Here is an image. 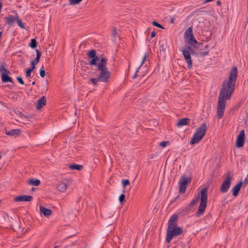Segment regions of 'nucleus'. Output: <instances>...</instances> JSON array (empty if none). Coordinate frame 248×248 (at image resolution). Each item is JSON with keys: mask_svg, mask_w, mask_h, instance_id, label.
Wrapping results in <instances>:
<instances>
[{"mask_svg": "<svg viewBox=\"0 0 248 248\" xmlns=\"http://www.w3.org/2000/svg\"><path fill=\"white\" fill-rule=\"evenodd\" d=\"M237 78V69L233 67L231 69L228 81H224L219 92L217 104V116L218 119L223 117L226 104V100H230L234 90Z\"/></svg>", "mask_w": 248, "mask_h": 248, "instance_id": "f257e3e1", "label": "nucleus"}, {"mask_svg": "<svg viewBox=\"0 0 248 248\" xmlns=\"http://www.w3.org/2000/svg\"><path fill=\"white\" fill-rule=\"evenodd\" d=\"M201 203L199 207V209L196 213L197 217H200L202 216L205 212V210L207 206V188H203L201 191L200 193Z\"/></svg>", "mask_w": 248, "mask_h": 248, "instance_id": "f03ea898", "label": "nucleus"}, {"mask_svg": "<svg viewBox=\"0 0 248 248\" xmlns=\"http://www.w3.org/2000/svg\"><path fill=\"white\" fill-rule=\"evenodd\" d=\"M184 38L185 41L191 46H194L195 44H197L198 45L197 47L202 46L203 44L198 43L195 39L193 34L192 26L186 30L184 34Z\"/></svg>", "mask_w": 248, "mask_h": 248, "instance_id": "7ed1b4c3", "label": "nucleus"}, {"mask_svg": "<svg viewBox=\"0 0 248 248\" xmlns=\"http://www.w3.org/2000/svg\"><path fill=\"white\" fill-rule=\"evenodd\" d=\"M182 232L183 230L179 226L168 227L166 237L167 243H169L173 238L180 235Z\"/></svg>", "mask_w": 248, "mask_h": 248, "instance_id": "20e7f679", "label": "nucleus"}, {"mask_svg": "<svg viewBox=\"0 0 248 248\" xmlns=\"http://www.w3.org/2000/svg\"><path fill=\"white\" fill-rule=\"evenodd\" d=\"M207 126L205 124H202L196 129L191 140H202L205 134Z\"/></svg>", "mask_w": 248, "mask_h": 248, "instance_id": "39448f33", "label": "nucleus"}, {"mask_svg": "<svg viewBox=\"0 0 248 248\" xmlns=\"http://www.w3.org/2000/svg\"><path fill=\"white\" fill-rule=\"evenodd\" d=\"M232 180V177L229 174L225 177L220 188V191L222 193H226L229 190L231 185Z\"/></svg>", "mask_w": 248, "mask_h": 248, "instance_id": "423d86ee", "label": "nucleus"}, {"mask_svg": "<svg viewBox=\"0 0 248 248\" xmlns=\"http://www.w3.org/2000/svg\"><path fill=\"white\" fill-rule=\"evenodd\" d=\"M98 75L97 78L100 80V82H107L110 77L111 73L107 69L100 70Z\"/></svg>", "mask_w": 248, "mask_h": 248, "instance_id": "0eeeda50", "label": "nucleus"}, {"mask_svg": "<svg viewBox=\"0 0 248 248\" xmlns=\"http://www.w3.org/2000/svg\"><path fill=\"white\" fill-rule=\"evenodd\" d=\"M191 179H187L185 175H183L181 177L179 182V192L183 193L185 192L186 186L188 183H190Z\"/></svg>", "mask_w": 248, "mask_h": 248, "instance_id": "6e6552de", "label": "nucleus"}, {"mask_svg": "<svg viewBox=\"0 0 248 248\" xmlns=\"http://www.w3.org/2000/svg\"><path fill=\"white\" fill-rule=\"evenodd\" d=\"M180 51L182 52L185 60L187 64V68L190 69L192 68V61L191 60L190 52L186 50V49H180Z\"/></svg>", "mask_w": 248, "mask_h": 248, "instance_id": "1a4fd4ad", "label": "nucleus"}, {"mask_svg": "<svg viewBox=\"0 0 248 248\" xmlns=\"http://www.w3.org/2000/svg\"><path fill=\"white\" fill-rule=\"evenodd\" d=\"M67 186L68 181L66 180H62L59 182L57 188L59 191L64 192L66 190Z\"/></svg>", "mask_w": 248, "mask_h": 248, "instance_id": "9d476101", "label": "nucleus"}, {"mask_svg": "<svg viewBox=\"0 0 248 248\" xmlns=\"http://www.w3.org/2000/svg\"><path fill=\"white\" fill-rule=\"evenodd\" d=\"M32 200V197L30 195H20L15 198L16 202H31Z\"/></svg>", "mask_w": 248, "mask_h": 248, "instance_id": "9b49d317", "label": "nucleus"}, {"mask_svg": "<svg viewBox=\"0 0 248 248\" xmlns=\"http://www.w3.org/2000/svg\"><path fill=\"white\" fill-rule=\"evenodd\" d=\"M46 99L45 96H42L39 99L36 104V108L37 109H41L43 107L46 105Z\"/></svg>", "mask_w": 248, "mask_h": 248, "instance_id": "f8f14e48", "label": "nucleus"}, {"mask_svg": "<svg viewBox=\"0 0 248 248\" xmlns=\"http://www.w3.org/2000/svg\"><path fill=\"white\" fill-rule=\"evenodd\" d=\"M107 61L108 60L106 58L103 57L102 59H101L100 62L98 63L97 65V70H104V69H107Z\"/></svg>", "mask_w": 248, "mask_h": 248, "instance_id": "ddd939ff", "label": "nucleus"}, {"mask_svg": "<svg viewBox=\"0 0 248 248\" xmlns=\"http://www.w3.org/2000/svg\"><path fill=\"white\" fill-rule=\"evenodd\" d=\"M190 119L185 118L180 119L177 123L176 126L178 127H181L184 125H187L190 124Z\"/></svg>", "mask_w": 248, "mask_h": 248, "instance_id": "4468645a", "label": "nucleus"}, {"mask_svg": "<svg viewBox=\"0 0 248 248\" xmlns=\"http://www.w3.org/2000/svg\"><path fill=\"white\" fill-rule=\"evenodd\" d=\"M178 219V216L176 214L172 215L168 221V227L177 226L176 225V221Z\"/></svg>", "mask_w": 248, "mask_h": 248, "instance_id": "2eb2a0df", "label": "nucleus"}, {"mask_svg": "<svg viewBox=\"0 0 248 248\" xmlns=\"http://www.w3.org/2000/svg\"><path fill=\"white\" fill-rule=\"evenodd\" d=\"M242 186V181H240L232 188V194L234 197L237 196Z\"/></svg>", "mask_w": 248, "mask_h": 248, "instance_id": "dca6fc26", "label": "nucleus"}, {"mask_svg": "<svg viewBox=\"0 0 248 248\" xmlns=\"http://www.w3.org/2000/svg\"><path fill=\"white\" fill-rule=\"evenodd\" d=\"M6 73H2L1 75V81L3 83L11 82L13 83V81L12 78L8 76Z\"/></svg>", "mask_w": 248, "mask_h": 248, "instance_id": "f3484780", "label": "nucleus"}, {"mask_svg": "<svg viewBox=\"0 0 248 248\" xmlns=\"http://www.w3.org/2000/svg\"><path fill=\"white\" fill-rule=\"evenodd\" d=\"M40 211L41 214L45 217H48L52 214V211L50 209L46 208L44 206H40Z\"/></svg>", "mask_w": 248, "mask_h": 248, "instance_id": "a211bd4d", "label": "nucleus"}, {"mask_svg": "<svg viewBox=\"0 0 248 248\" xmlns=\"http://www.w3.org/2000/svg\"><path fill=\"white\" fill-rule=\"evenodd\" d=\"M20 133V130L18 129H12L8 132H6V134L7 135L15 136L16 138Z\"/></svg>", "mask_w": 248, "mask_h": 248, "instance_id": "6ab92c4d", "label": "nucleus"}, {"mask_svg": "<svg viewBox=\"0 0 248 248\" xmlns=\"http://www.w3.org/2000/svg\"><path fill=\"white\" fill-rule=\"evenodd\" d=\"M16 20V16L15 17L10 15L6 17V23L8 25H12Z\"/></svg>", "mask_w": 248, "mask_h": 248, "instance_id": "aec40b11", "label": "nucleus"}, {"mask_svg": "<svg viewBox=\"0 0 248 248\" xmlns=\"http://www.w3.org/2000/svg\"><path fill=\"white\" fill-rule=\"evenodd\" d=\"M69 168L71 170H80L83 169V166L79 164H71L69 165Z\"/></svg>", "mask_w": 248, "mask_h": 248, "instance_id": "412c9836", "label": "nucleus"}, {"mask_svg": "<svg viewBox=\"0 0 248 248\" xmlns=\"http://www.w3.org/2000/svg\"><path fill=\"white\" fill-rule=\"evenodd\" d=\"M6 64L4 62L0 66V73H6L7 74H10V72L5 68Z\"/></svg>", "mask_w": 248, "mask_h": 248, "instance_id": "4be33fe9", "label": "nucleus"}, {"mask_svg": "<svg viewBox=\"0 0 248 248\" xmlns=\"http://www.w3.org/2000/svg\"><path fill=\"white\" fill-rule=\"evenodd\" d=\"M36 57L35 59L34 60L31 61V62L35 63V64H37L40 61V57L41 56V53L38 49L36 50Z\"/></svg>", "mask_w": 248, "mask_h": 248, "instance_id": "5701e85b", "label": "nucleus"}, {"mask_svg": "<svg viewBox=\"0 0 248 248\" xmlns=\"http://www.w3.org/2000/svg\"><path fill=\"white\" fill-rule=\"evenodd\" d=\"M29 184L31 186H38L40 184V181L38 179H31L29 180Z\"/></svg>", "mask_w": 248, "mask_h": 248, "instance_id": "b1692460", "label": "nucleus"}, {"mask_svg": "<svg viewBox=\"0 0 248 248\" xmlns=\"http://www.w3.org/2000/svg\"><path fill=\"white\" fill-rule=\"evenodd\" d=\"M99 60V58L96 55L93 58H92L90 61L89 64L90 65H96L97 62Z\"/></svg>", "mask_w": 248, "mask_h": 248, "instance_id": "393cba45", "label": "nucleus"}, {"mask_svg": "<svg viewBox=\"0 0 248 248\" xmlns=\"http://www.w3.org/2000/svg\"><path fill=\"white\" fill-rule=\"evenodd\" d=\"M29 46L32 48H35L37 47V42L35 39L33 38L31 39Z\"/></svg>", "mask_w": 248, "mask_h": 248, "instance_id": "a878e982", "label": "nucleus"}, {"mask_svg": "<svg viewBox=\"0 0 248 248\" xmlns=\"http://www.w3.org/2000/svg\"><path fill=\"white\" fill-rule=\"evenodd\" d=\"M96 51L94 49H93L88 52L87 55L89 58L92 59L94 58L96 56Z\"/></svg>", "mask_w": 248, "mask_h": 248, "instance_id": "bb28decb", "label": "nucleus"}, {"mask_svg": "<svg viewBox=\"0 0 248 248\" xmlns=\"http://www.w3.org/2000/svg\"><path fill=\"white\" fill-rule=\"evenodd\" d=\"M16 21L18 25L21 28H22L23 29L25 28L24 24L22 22V20L19 18L18 16H16Z\"/></svg>", "mask_w": 248, "mask_h": 248, "instance_id": "cd10ccee", "label": "nucleus"}, {"mask_svg": "<svg viewBox=\"0 0 248 248\" xmlns=\"http://www.w3.org/2000/svg\"><path fill=\"white\" fill-rule=\"evenodd\" d=\"M236 140H245V130H242L237 136Z\"/></svg>", "mask_w": 248, "mask_h": 248, "instance_id": "c85d7f7f", "label": "nucleus"}, {"mask_svg": "<svg viewBox=\"0 0 248 248\" xmlns=\"http://www.w3.org/2000/svg\"><path fill=\"white\" fill-rule=\"evenodd\" d=\"M245 140H236L235 146L237 148L242 147L245 143Z\"/></svg>", "mask_w": 248, "mask_h": 248, "instance_id": "c756f323", "label": "nucleus"}, {"mask_svg": "<svg viewBox=\"0 0 248 248\" xmlns=\"http://www.w3.org/2000/svg\"><path fill=\"white\" fill-rule=\"evenodd\" d=\"M199 52L200 55L202 56H206L208 54L209 50H204L203 49H200Z\"/></svg>", "mask_w": 248, "mask_h": 248, "instance_id": "7c9ffc66", "label": "nucleus"}, {"mask_svg": "<svg viewBox=\"0 0 248 248\" xmlns=\"http://www.w3.org/2000/svg\"><path fill=\"white\" fill-rule=\"evenodd\" d=\"M91 82L95 86L97 85V82H100V80L98 78H92L90 79Z\"/></svg>", "mask_w": 248, "mask_h": 248, "instance_id": "2f4dec72", "label": "nucleus"}, {"mask_svg": "<svg viewBox=\"0 0 248 248\" xmlns=\"http://www.w3.org/2000/svg\"><path fill=\"white\" fill-rule=\"evenodd\" d=\"M152 24L154 26H155L156 27H158L159 28L163 29H164V27L160 24L158 23V22H157L155 21H153V23H152Z\"/></svg>", "mask_w": 248, "mask_h": 248, "instance_id": "473e14b6", "label": "nucleus"}, {"mask_svg": "<svg viewBox=\"0 0 248 248\" xmlns=\"http://www.w3.org/2000/svg\"><path fill=\"white\" fill-rule=\"evenodd\" d=\"M169 144H170L169 141H163L159 143V145L162 146V147H165L167 146H168V145H169Z\"/></svg>", "mask_w": 248, "mask_h": 248, "instance_id": "72a5a7b5", "label": "nucleus"}, {"mask_svg": "<svg viewBox=\"0 0 248 248\" xmlns=\"http://www.w3.org/2000/svg\"><path fill=\"white\" fill-rule=\"evenodd\" d=\"M44 68V67L42 66V67L40 70V75L42 78H44L46 74V72Z\"/></svg>", "mask_w": 248, "mask_h": 248, "instance_id": "f704fd0d", "label": "nucleus"}, {"mask_svg": "<svg viewBox=\"0 0 248 248\" xmlns=\"http://www.w3.org/2000/svg\"><path fill=\"white\" fill-rule=\"evenodd\" d=\"M82 0H70V4L72 5H75L80 2Z\"/></svg>", "mask_w": 248, "mask_h": 248, "instance_id": "c9c22d12", "label": "nucleus"}, {"mask_svg": "<svg viewBox=\"0 0 248 248\" xmlns=\"http://www.w3.org/2000/svg\"><path fill=\"white\" fill-rule=\"evenodd\" d=\"M129 183H130L128 179H125V180H122V184L124 187L129 185Z\"/></svg>", "mask_w": 248, "mask_h": 248, "instance_id": "e433bc0d", "label": "nucleus"}, {"mask_svg": "<svg viewBox=\"0 0 248 248\" xmlns=\"http://www.w3.org/2000/svg\"><path fill=\"white\" fill-rule=\"evenodd\" d=\"M32 71L29 69H27L26 70V77L27 78H30L31 77V73Z\"/></svg>", "mask_w": 248, "mask_h": 248, "instance_id": "4c0bfd02", "label": "nucleus"}, {"mask_svg": "<svg viewBox=\"0 0 248 248\" xmlns=\"http://www.w3.org/2000/svg\"><path fill=\"white\" fill-rule=\"evenodd\" d=\"M198 201V198H196L195 199H193L189 203V205L192 206L195 204Z\"/></svg>", "mask_w": 248, "mask_h": 248, "instance_id": "58836bf2", "label": "nucleus"}, {"mask_svg": "<svg viewBox=\"0 0 248 248\" xmlns=\"http://www.w3.org/2000/svg\"><path fill=\"white\" fill-rule=\"evenodd\" d=\"M16 79L20 84L23 85L24 84V81L21 77H17Z\"/></svg>", "mask_w": 248, "mask_h": 248, "instance_id": "ea45409f", "label": "nucleus"}, {"mask_svg": "<svg viewBox=\"0 0 248 248\" xmlns=\"http://www.w3.org/2000/svg\"><path fill=\"white\" fill-rule=\"evenodd\" d=\"M243 185L245 186L248 184V174L247 175L243 181H242Z\"/></svg>", "mask_w": 248, "mask_h": 248, "instance_id": "a19ab883", "label": "nucleus"}, {"mask_svg": "<svg viewBox=\"0 0 248 248\" xmlns=\"http://www.w3.org/2000/svg\"><path fill=\"white\" fill-rule=\"evenodd\" d=\"M124 198H125L124 194H121L119 197V200L120 202H122L124 201Z\"/></svg>", "mask_w": 248, "mask_h": 248, "instance_id": "79ce46f5", "label": "nucleus"}, {"mask_svg": "<svg viewBox=\"0 0 248 248\" xmlns=\"http://www.w3.org/2000/svg\"><path fill=\"white\" fill-rule=\"evenodd\" d=\"M181 49H186V50H188L189 51V52H190V53L191 52L192 53H193V51L192 49V47L190 46H186V47L185 48H182Z\"/></svg>", "mask_w": 248, "mask_h": 248, "instance_id": "37998d69", "label": "nucleus"}, {"mask_svg": "<svg viewBox=\"0 0 248 248\" xmlns=\"http://www.w3.org/2000/svg\"><path fill=\"white\" fill-rule=\"evenodd\" d=\"M31 69H30L31 70V71H33V70L35 69V65L37 64H35V63L33 62H31Z\"/></svg>", "mask_w": 248, "mask_h": 248, "instance_id": "c03bdc74", "label": "nucleus"}, {"mask_svg": "<svg viewBox=\"0 0 248 248\" xmlns=\"http://www.w3.org/2000/svg\"><path fill=\"white\" fill-rule=\"evenodd\" d=\"M146 58H147V54H146V53H145L142 58V62H141V64L140 65V67L143 64V63L145 61V60L146 59Z\"/></svg>", "mask_w": 248, "mask_h": 248, "instance_id": "a18cd8bd", "label": "nucleus"}, {"mask_svg": "<svg viewBox=\"0 0 248 248\" xmlns=\"http://www.w3.org/2000/svg\"><path fill=\"white\" fill-rule=\"evenodd\" d=\"M200 140H190V144L191 145H193L195 144L198 143Z\"/></svg>", "mask_w": 248, "mask_h": 248, "instance_id": "49530a36", "label": "nucleus"}, {"mask_svg": "<svg viewBox=\"0 0 248 248\" xmlns=\"http://www.w3.org/2000/svg\"><path fill=\"white\" fill-rule=\"evenodd\" d=\"M112 33V35H113V37H115V36L117 34V30H116V28H113Z\"/></svg>", "mask_w": 248, "mask_h": 248, "instance_id": "de8ad7c7", "label": "nucleus"}, {"mask_svg": "<svg viewBox=\"0 0 248 248\" xmlns=\"http://www.w3.org/2000/svg\"><path fill=\"white\" fill-rule=\"evenodd\" d=\"M156 35V32L155 31H153L151 33V38H154Z\"/></svg>", "mask_w": 248, "mask_h": 248, "instance_id": "09e8293b", "label": "nucleus"}, {"mask_svg": "<svg viewBox=\"0 0 248 248\" xmlns=\"http://www.w3.org/2000/svg\"><path fill=\"white\" fill-rule=\"evenodd\" d=\"M19 116L22 118H26V117L21 112H19Z\"/></svg>", "mask_w": 248, "mask_h": 248, "instance_id": "8fccbe9b", "label": "nucleus"}, {"mask_svg": "<svg viewBox=\"0 0 248 248\" xmlns=\"http://www.w3.org/2000/svg\"><path fill=\"white\" fill-rule=\"evenodd\" d=\"M174 20H175V18L174 17H172L170 19V22L172 24H174Z\"/></svg>", "mask_w": 248, "mask_h": 248, "instance_id": "3c124183", "label": "nucleus"}, {"mask_svg": "<svg viewBox=\"0 0 248 248\" xmlns=\"http://www.w3.org/2000/svg\"><path fill=\"white\" fill-rule=\"evenodd\" d=\"M221 4V1L219 0H217V5L220 6Z\"/></svg>", "mask_w": 248, "mask_h": 248, "instance_id": "603ef678", "label": "nucleus"}, {"mask_svg": "<svg viewBox=\"0 0 248 248\" xmlns=\"http://www.w3.org/2000/svg\"><path fill=\"white\" fill-rule=\"evenodd\" d=\"M75 138V137L74 135H69L68 138H70V139H71L72 138Z\"/></svg>", "mask_w": 248, "mask_h": 248, "instance_id": "864d4df0", "label": "nucleus"}, {"mask_svg": "<svg viewBox=\"0 0 248 248\" xmlns=\"http://www.w3.org/2000/svg\"><path fill=\"white\" fill-rule=\"evenodd\" d=\"M213 0H205V1H204V3H207V2H210V1H212Z\"/></svg>", "mask_w": 248, "mask_h": 248, "instance_id": "5fc2aeb1", "label": "nucleus"}, {"mask_svg": "<svg viewBox=\"0 0 248 248\" xmlns=\"http://www.w3.org/2000/svg\"><path fill=\"white\" fill-rule=\"evenodd\" d=\"M137 76V72L135 74V75L133 76V78H135Z\"/></svg>", "mask_w": 248, "mask_h": 248, "instance_id": "6e6d98bb", "label": "nucleus"}, {"mask_svg": "<svg viewBox=\"0 0 248 248\" xmlns=\"http://www.w3.org/2000/svg\"><path fill=\"white\" fill-rule=\"evenodd\" d=\"M209 47V45H206L205 46H204V47L205 48V49H207Z\"/></svg>", "mask_w": 248, "mask_h": 248, "instance_id": "4d7b16f0", "label": "nucleus"}, {"mask_svg": "<svg viewBox=\"0 0 248 248\" xmlns=\"http://www.w3.org/2000/svg\"><path fill=\"white\" fill-rule=\"evenodd\" d=\"M35 81H33L32 83V85H35Z\"/></svg>", "mask_w": 248, "mask_h": 248, "instance_id": "13d9d810", "label": "nucleus"}, {"mask_svg": "<svg viewBox=\"0 0 248 248\" xmlns=\"http://www.w3.org/2000/svg\"><path fill=\"white\" fill-rule=\"evenodd\" d=\"M1 157H2V156H1V155L0 154V159H1Z\"/></svg>", "mask_w": 248, "mask_h": 248, "instance_id": "bf43d9fd", "label": "nucleus"}]
</instances>
